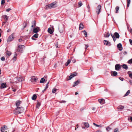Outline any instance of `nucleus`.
Returning a JSON list of instances; mask_svg holds the SVG:
<instances>
[{"label": "nucleus", "mask_w": 132, "mask_h": 132, "mask_svg": "<svg viewBox=\"0 0 132 132\" xmlns=\"http://www.w3.org/2000/svg\"><path fill=\"white\" fill-rule=\"evenodd\" d=\"M24 110V109L22 107H17L15 109L14 113L15 114L17 115L23 113Z\"/></svg>", "instance_id": "1"}, {"label": "nucleus", "mask_w": 132, "mask_h": 132, "mask_svg": "<svg viewBox=\"0 0 132 132\" xmlns=\"http://www.w3.org/2000/svg\"><path fill=\"white\" fill-rule=\"evenodd\" d=\"M56 2H54L50 4H48L45 7V9H51L52 8H53L55 7Z\"/></svg>", "instance_id": "2"}, {"label": "nucleus", "mask_w": 132, "mask_h": 132, "mask_svg": "<svg viewBox=\"0 0 132 132\" xmlns=\"http://www.w3.org/2000/svg\"><path fill=\"white\" fill-rule=\"evenodd\" d=\"M58 29L60 33L63 32L64 29V25L62 24L59 25Z\"/></svg>", "instance_id": "3"}, {"label": "nucleus", "mask_w": 132, "mask_h": 132, "mask_svg": "<svg viewBox=\"0 0 132 132\" xmlns=\"http://www.w3.org/2000/svg\"><path fill=\"white\" fill-rule=\"evenodd\" d=\"M81 126L82 128L85 129V127L88 128L89 127V125L88 123L83 122L81 124Z\"/></svg>", "instance_id": "4"}, {"label": "nucleus", "mask_w": 132, "mask_h": 132, "mask_svg": "<svg viewBox=\"0 0 132 132\" xmlns=\"http://www.w3.org/2000/svg\"><path fill=\"white\" fill-rule=\"evenodd\" d=\"M24 47V46L23 45H19L18 46V48L17 50V51L18 52H22L23 48Z\"/></svg>", "instance_id": "5"}, {"label": "nucleus", "mask_w": 132, "mask_h": 132, "mask_svg": "<svg viewBox=\"0 0 132 132\" xmlns=\"http://www.w3.org/2000/svg\"><path fill=\"white\" fill-rule=\"evenodd\" d=\"M96 13L98 14L101 12V6L100 5H98L97 7Z\"/></svg>", "instance_id": "6"}, {"label": "nucleus", "mask_w": 132, "mask_h": 132, "mask_svg": "<svg viewBox=\"0 0 132 132\" xmlns=\"http://www.w3.org/2000/svg\"><path fill=\"white\" fill-rule=\"evenodd\" d=\"M71 75L69 76V79H68V80H69L71 79L74 76H77V73L76 72H74L73 74H71Z\"/></svg>", "instance_id": "7"}, {"label": "nucleus", "mask_w": 132, "mask_h": 132, "mask_svg": "<svg viewBox=\"0 0 132 132\" xmlns=\"http://www.w3.org/2000/svg\"><path fill=\"white\" fill-rule=\"evenodd\" d=\"M14 35L13 34L9 37L8 39V41L9 42L11 41L14 38Z\"/></svg>", "instance_id": "8"}, {"label": "nucleus", "mask_w": 132, "mask_h": 132, "mask_svg": "<svg viewBox=\"0 0 132 132\" xmlns=\"http://www.w3.org/2000/svg\"><path fill=\"white\" fill-rule=\"evenodd\" d=\"M99 102L102 105L104 104L105 103V100L103 98L100 99L98 100Z\"/></svg>", "instance_id": "9"}, {"label": "nucleus", "mask_w": 132, "mask_h": 132, "mask_svg": "<svg viewBox=\"0 0 132 132\" xmlns=\"http://www.w3.org/2000/svg\"><path fill=\"white\" fill-rule=\"evenodd\" d=\"M104 43L105 45L109 46H110L111 45V43L106 40H104Z\"/></svg>", "instance_id": "10"}, {"label": "nucleus", "mask_w": 132, "mask_h": 132, "mask_svg": "<svg viewBox=\"0 0 132 132\" xmlns=\"http://www.w3.org/2000/svg\"><path fill=\"white\" fill-rule=\"evenodd\" d=\"M120 65L119 64H117L115 66V69L116 70H119L121 67L120 66Z\"/></svg>", "instance_id": "11"}, {"label": "nucleus", "mask_w": 132, "mask_h": 132, "mask_svg": "<svg viewBox=\"0 0 132 132\" xmlns=\"http://www.w3.org/2000/svg\"><path fill=\"white\" fill-rule=\"evenodd\" d=\"M37 79V78H35L34 76H33L31 77V81L32 82H36V81Z\"/></svg>", "instance_id": "12"}, {"label": "nucleus", "mask_w": 132, "mask_h": 132, "mask_svg": "<svg viewBox=\"0 0 132 132\" xmlns=\"http://www.w3.org/2000/svg\"><path fill=\"white\" fill-rule=\"evenodd\" d=\"M39 30V28L37 27L36 28H33V32L35 33H37L38 32Z\"/></svg>", "instance_id": "13"}, {"label": "nucleus", "mask_w": 132, "mask_h": 132, "mask_svg": "<svg viewBox=\"0 0 132 132\" xmlns=\"http://www.w3.org/2000/svg\"><path fill=\"white\" fill-rule=\"evenodd\" d=\"M38 34L36 33L32 37V39L34 40H36V39L34 38L35 37L36 38L38 37Z\"/></svg>", "instance_id": "14"}, {"label": "nucleus", "mask_w": 132, "mask_h": 132, "mask_svg": "<svg viewBox=\"0 0 132 132\" xmlns=\"http://www.w3.org/2000/svg\"><path fill=\"white\" fill-rule=\"evenodd\" d=\"M117 47L119 48L120 51H121L122 50V45L121 43H119L117 45Z\"/></svg>", "instance_id": "15"}, {"label": "nucleus", "mask_w": 132, "mask_h": 132, "mask_svg": "<svg viewBox=\"0 0 132 132\" xmlns=\"http://www.w3.org/2000/svg\"><path fill=\"white\" fill-rule=\"evenodd\" d=\"M79 81L78 80H77L74 82L73 84V86L74 87L77 86L79 84Z\"/></svg>", "instance_id": "16"}, {"label": "nucleus", "mask_w": 132, "mask_h": 132, "mask_svg": "<svg viewBox=\"0 0 132 132\" xmlns=\"http://www.w3.org/2000/svg\"><path fill=\"white\" fill-rule=\"evenodd\" d=\"M84 26L82 22H81L79 25V29L80 30H81L84 28Z\"/></svg>", "instance_id": "17"}, {"label": "nucleus", "mask_w": 132, "mask_h": 132, "mask_svg": "<svg viewBox=\"0 0 132 132\" xmlns=\"http://www.w3.org/2000/svg\"><path fill=\"white\" fill-rule=\"evenodd\" d=\"M21 102L20 101H18L16 102V105L17 107H19L20 104L21 103Z\"/></svg>", "instance_id": "18"}, {"label": "nucleus", "mask_w": 132, "mask_h": 132, "mask_svg": "<svg viewBox=\"0 0 132 132\" xmlns=\"http://www.w3.org/2000/svg\"><path fill=\"white\" fill-rule=\"evenodd\" d=\"M3 18L4 19V20L6 21V22L8 19L9 17L5 15L3 16Z\"/></svg>", "instance_id": "19"}, {"label": "nucleus", "mask_w": 132, "mask_h": 132, "mask_svg": "<svg viewBox=\"0 0 132 132\" xmlns=\"http://www.w3.org/2000/svg\"><path fill=\"white\" fill-rule=\"evenodd\" d=\"M114 35L115 37H116V38H118L119 37V35L117 32H115L114 33Z\"/></svg>", "instance_id": "20"}, {"label": "nucleus", "mask_w": 132, "mask_h": 132, "mask_svg": "<svg viewBox=\"0 0 132 132\" xmlns=\"http://www.w3.org/2000/svg\"><path fill=\"white\" fill-rule=\"evenodd\" d=\"M47 80H45L44 78H42L40 81V83H43L45 81L46 82V81Z\"/></svg>", "instance_id": "21"}, {"label": "nucleus", "mask_w": 132, "mask_h": 132, "mask_svg": "<svg viewBox=\"0 0 132 132\" xmlns=\"http://www.w3.org/2000/svg\"><path fill=\"white\" fill-rule=\"evenodd\" d=\"M6 84L3 83L2 84L1 87V88H4L6 87Z\"/></svg>", "instance_id": "22"}, {"label": "nucleus", "mask_w": 132, "mask_h": 132, "mask_svg": "<svg viewBox=\"0 0 132 132\" xmlns=\"http://www.w3.org/2000/svg\"><path fill=\"white\" fill-rule=\"evenodd\" d=\"M17 80L19 81H23L24 79L23 78L21 77H19V78H18L17 79Z\"/></svg>", "instance_id": "23"}, {"label": "nucleus", "mask_w": 132, "mask_h": 132, "mask_svg": "<svg viewBox=\"0 0 132 132\" xmlns=\"http://www.w3.org/2000/svg\"><path fill=\"white\" fill-rule=\"evenodd\" d=\"M112 74H111V75L112 76H116L117 74V72L115 71H112Z\"/></svg>", "instance_id": "24"}, {"label": "nucleus", "mask_w": 132, "mask_h": 132, "mask_svg": "<svg viewBox=\"0 0 132 132\" xmlns=\"http://www.w3.org/2000/svg\"><path fill=\"white\" fill-rule=\"evenodd\" d=\"M48 31L49 33L51 34H52L53 33V31L50 28H48Z\"/></svg>", "instance_id": "25"}, {"label": "nucleus", "mask_w": 132, "mask_h": 132, "mask_svg": "<svg viewBox=\"0 0 132 132\" xmlns=\"http://www.w3.org/2000/svg\"><path fill=\"white\" fill-rule=\"evenodd\" d=\"M122 67L123 68H124L126 70L128 68V67L125 64H123L122 65Z\"/></svg>", "instance_id": "26"}, {"label": "nucleus", "mask_w": 132, "mask_h": 132, "mask_svg": "<svg viewBox=\"0 0 132 132\" xmlns=\"http://www.w3.org/2000/svg\"><path fill=\"white\" fill-rule=\"evenodd\" d=\"M37 96L35 94L32 97V99L34 100H35Z\"/></svg>", "instance_id": "27"}, {"label": "nucleus", "mask_w": 132, "mask_h": 132, "mask_svg": "<svg viewBox=\"0 0 132 132\" xmlns=\"http://www.w3.org/2000/svg\"><path fill=\"white\" fill-rule=\"evenodd\" d=\"M6 54L9 56H10L11 54V52L10 51H7L6 52Z\"/></svg>", "instance_id": "28"}, {"label": "nucleus", "mask_w": 132, "mask_h": 132, "mask_svg": "<svg viewBox=\"0 0 132 132\" xmlns=\"http://www.w3.org/2000/svg\"><path fill=\"white\" fill-rule=\"evenodd\" d=\"M110 36V34L109 33H106L104 34V36L105 37H109Z\"/></svg>", "instance_id": "29"}, {"label": "nucleus", "mask_w": 132, "mask_h": 132, "mask_svg": "<svg viewBox=\"0 0 132 132\" xmlns=\"http://www.w3.org/2000/svg\"><path fill=\"white\" fill-rule=\"evenodd\" d=\"M40 105L41 103L39 102H38L36 105V108L39 109V107L40 106Z\"/></svg>", "instance_id": "30"}, {"label": "nucleus", "mask_w": 132, "mask_h": 132, "mask_svg": "<svg viewBox=\"0 0 132 132\" xmlns=\"http://www.w3.org/2000/svg\"><path fill=\"white\" fill-rule=\"evenodd\" d=\"M71 62V60H70L69 59L67 62L65 64V65L66 66H67Z\"/></svg>", "instance_id": "31"}, {"label": "nucleus", "mask_w": 132, "mask_h": 132, "mask_svg": "<svg viewBox=\"0 0 132 132\" xmlns=\"http://www.w3.org/2000/svg\"><path fill=\"white\" fill-rule=\"evenodd\" d=\"M124 108V106L121 105H120L117 108L118 109H122Z\"/></svg>", "instance_id": "32"}, {"label": "nucleus", "mask_w": 132, "mask_h": 132, "mask_svg": "<svg viewBox=\"0 0 132 132\" xmlns=\"http://www.w3.org/2000/svg\"><path fill=\"white\" fill-rule=\"evenodd\" d=\"M82 32L84 34L85 37H87V33L86 31L85 30H84L82 31Z\"/></svg>", "instance_id": "33"}, {"label": "nucleus", "mask_w": 132, "mask_h": 132, "mask_svg": "<svg viewBox=\"0 0 132 132\" xmlns=\"http://www.w3.org/2000/svg\"><path fill=\"white\" fill-rule=\"evenodd\" d=\"M57 90V89L55 88H54L52 90V93H54Z\"/></svg>", "instance_id": "34"}, {"label": "nucleus", "mask_w": 132, "mask_h": 132, "mask_svg": "<svg viewBox=\"0 0 132 132\" xmlns=\"http://www.w3.org/2000/svg\"><path fill=\"white\" fill-rule=\"evenodd\" d=\"M111 36H112V38H113V40L114 42H115L116 40V38H115V37L114 36V35H113L112 34H111Z\"/></svg>", "instance_id": "35"}, {"label": "nucleus", "mask_w": 132, "mask_h": 132, "mask_svg": "<svg viewBox=\"0 0 132 132\" xmlns=\"http://www.w3.org/2000/svg\"><path fill=\"white\" fill-rule=\"evenodd\" d=\"M119 7L118 6H117L116 7V13H117L118 12V11L119 10Z\"/></svg>", "instance_id": "36"}, {"label": "nucleus", "mask_w": 132, "mask_h": 132, "mask_svg": "<svg viewBox=\"0 0 132 132\" xmlns=\"http://www.w3.org/2000/svg\"><path fill=\"white\" fill-rule=\"evenodd\" d=\"M95 107H93L92 109V113H95Z\"/></svg>", "instance_id": "37"}, {"label": "nucleus", "mask_w": 132, "mask_h": 132, "mask_svg": "<svg viewBox=\"0 0 132 132\" xmlns=\"http://www.w3.org/2000/svg\"><path fill=\"white\" fill-rule=\"evenodd\" d=\"M24 25V26L22 28V30H23L26 28L27 26V24L25 22H24V23H23V25Z\"/></svg>", "instance_id": "38"}, {"label": "nucleus", "mask_w": 132, "mask_h": 132, "mask_svg": "<svg viewBox=\"0 0 132 132\" xmlns=\"http://www.w3.org/2000/svg\"><path fill=\"white\" fill-rule=\"evenodd\" d=\"M130 93V91L128 90L125 95V96H126L128 95Z\"/></svg>", "instance_id": "39"}, {"label": "nucleus", "mask_w": 132, "mask_h": 132, "mask_svg": "<svg viewBox=\"0 0 132 132\" xmlns=\"http://www.w3.org/2000/svg\"><path fill=\"white\" fill-rule=\"evenodd\" d=\"M111 129V128L109 127H108L106 128V129L107 131H109Z\"/></svg>", "instance_id": "40"}, {"label": "nucleus", "mask_w": 132, "mask_h": 132, "mask_svg": "<svg viewBox=\"0 0 132 132\" xmlns=\"http://www.w3.org/2000/svg\"><path fill=\"white\" fill-rule=\"evenodd\" d=\"M130 72V71H128V73L129 74V76L131 78H132V73H129Z\"/></svg>", "instance_id": "41"}, {"label": "nucleus", "mask_w": 132, "mask_h": 132, "mask_svg": "<svg viewBox=\"0 0 132 132\" xmlns=\"http://www.w3.org/2000/svg\"><path fill=\"white\" fill-rule=\"evenodd\" d=\"M130 2V0H127V7H128L129 6Z\"/></svg>", "instance_id": "42"}, {"label": "nucleus", "mask_w": 132, "mask_h": 132, "mask_svg": "<svg viewBox=\"0 0 132 132\" xmlns=\"http://www.w3.org/2000/svg\"><path fill=\"white\" fill-rule=\"evenodd\" d=\"M82 3L80 2H79L78 3V6L79 7H80V6H81L82 5Z\"/></svg>", "instance_id": "43"}, {"label": "nucleus", "mask_w": 132, "mask_h": 132, "mask_svg": "<svg viewBox=\"0 0 132 132\" xmlns=\"http://www.w3.org/2000/svg\"><path fill=\"white\" fill-rule=\"evenodd\" d=\"M128 63L129 64L132 63V59L129 60L128 62Z\"/></svg>", "instance_id": "44"}, {"label": "nucleus", "mask_w": 132, "mask_h": 132, "mask_svg": "<svg viewBox=\"0 0 132 132\" xmlns=\"http://www.w3.org/2000/svg\"><path fill=\"white\" fill-rule=\"evenodd\" d=\"M2 128L5 130H6L7 129V127L5 125L3 126L2 127Z\"/></svg>", "instance_id": "45"}, {"label": "nucleus", "mask_w": 132, "mask_h": 132, "mask_svg": "<svg viewBox=\"0 0 132 132\" xmlns=\"http://www.w3.org/2000/svg\"><path fill=\"white\" fill-rule=\"evenodd\" d=\"M49 83V82H48L47 83L46 85V86L45 87V88H46V89H47V88L48 87V84Z\"/></svg>", "instance_id": "46"}, {"label": "nucleus", "mask_w": 132, "mask_h": 132, "mask_svg": "<svg viewBox=\"0 0 132 132\" xmlns=\"http://www.w3.org/2000/svg\"><path fill=\"white\" fill-rule=\"evenodd\" d=\"M1 60L2 61H4L5 60V58L3 56L1 58Z\"/></svg>", "instance_id": "47"}, {"label": "nucleus", "mask_w": 132, "mask_h": 132, "mask_svg": "<svg viewBox=\"0 0 132 132\" xmlns=\"http://www.w3.org/2000/svg\"><path fill=\"white\" fill-rule=\"evenodd\" d=\"M5 130L3 128H2L1 127V131L2 132H4Z\"/></svg>", "instance_id": "48"}, {"label": "nucleus", "mask_w": 132, "mask_h": 132, "mask_svg": "<svg viewBox=\"0 0 132 132\" xmlns=\"http://www.w3.org/2000/svg\"><path fill=\"white\" fill-rule=\"evenodd\" d=\"M5 3V0H2L1 4L3 5Z\"/></svg>", "instance_id": "49"}, {"label": "nucleus", "mask_w": 132, "mask_h": 132, "mask_svg": "<svg viewBox=\"0 0 132 132\" xmlns=\"http://www.w3.org/2000/svg\"><path fill=\"white\" fill-rule=\"evenodd\" d=\"M114 132H119L118 129L117 128L115 129L114 130Z\"/></svg>", "instance_id": "50"}, {"label": "nucleus", "mask_w": 132, "mask_h": 132, "mask_svg": "<svg viewBox=\"0 0 132 132\" xmlns=\"http://www.w3.org/2000/svg\"><path fill=\"white\" fill-rule=\"evenodd\" d=\"M129 42L130 44L132 45V40L131 39H129Z\"/></svg>", "instance_id": "51"}, {"label": "nucleus", "mask_w": 132, "mask_h": 132, "mask_svg": "<svg viewBox=\"0 0 132 132\" xmlns=\"http://www.w3.org/2000/svg\"><path fill=\"white\" fill-rule=\"evenodd\" d=\"M66 102V101H65L63 100L61 101H60V102L61 103H65Z\"/></svg>", "instance_id": "52"}, {"label": "nucleus", "mask_w": 132, "mask_h": 132, "mask_svg": "<svg viewBox=\"0 0 132 132\" xmlns=\"http://www.w3.org/2000/svg\"><path fill=\"white\" fill-rule=\"evenodd\" d=\"M13 59V60H14V61H15L16 60V56H14Z\"/></svg>", "instance_id": "53"}, {"label": "nucleus", "mask_w": 132, "mask_h": 132, "mask_svg": "<svg viewBox=\"0 0 132 132\" xmlns=\"http://www.w3.org/2000/svg\"><path fill=\"white\" fill-rule=\"evenodd\" d=\"M36 25V23H35V22L34 24H33L32 25L31 27L33 28Z\"/></svg>", "instance_id": "54"}, {"label": "nucleus", "mask_w": 132, "mask_h": 132, "mask_svg": "<svg viewBox=\"0 0 132 132\" xmlns=\"http://www.w3.org/2000/svg\"><path fill=\"white\" fill-rule=\"evenodd\" d=\"M11 10V9L9 8V9H7L6 10V11L7 12H8L10 10Z\"/></svg>", "instance_id": "55"}, {"label": "nucleus", "mask_w": 132, "mask_h": 132, "mask_svg": "<svg viewBox=\"0 0 132 132\" xmlns=\"http://www.w3.org/2000/svg\"><path fill=\"white\" fill-rule=\"evenodd\" d=\"M119 79L122 81H123V78L122 77H119Z\"/></svg>", "instance_id": "56"}, {"label": "nucleus", "mask_w": 132, "mask_h": 132, "mask_svg": "<svg viewBox=\"0 0 132 132\" xmlns=\"http://www.w3.org/2000/svg\"><path fill=\"white\" fill-rule=\"evenodd\" d=\"M85 49L86 50L87 48H88V45H85Z\"/></svg>", "instance_id": "57"}, {"label": "nucleus", "mask_w": 132, "mask_h": 132, "mask_svg": "<svg viewBox=\"0 0 132 132\" xmlns=\"http://www.w3.org/2000/svg\"><path fill=\"white\" fill-rule=\"evenodd\" d=\"M93 124L96 127H97V125L96 124V123H93Z\"/></svg>", "instance_id": "58"}, {"label": "nucleus", "mask_w": 132, "mask_h": 132, "mask_svg": "<svg viewBox=\"0 0 132 132\" xmlns=\"http://www.w3.org/2000/svg\"><path fill=\"white\" fill-rule=\"evenodd\" d=\"M129 81L130 84L132 85V81L131 80H129Z\"/></svg>", "instance_id": "59"}, {"label": "nucleus", "mask_w": 132, "mask_h": 132, "mask_svg": "<svg viewBox=\"0 0 132 132\" xmlns=\"http://www.w3.org/2000/svg\"><path fill=\"white\" fill-rule=\"evenodd\" d=\"M102 126L101 125H97V127H102Z\"/></svg>", "instance_id": "60"}, {"label": "nucleus", "mask_w": 132, "mask_h": 132, "mask_svg": "<svg viewBox=\"0 0 132 132\" xmlns=\"http://www.w3.org/2000/svg\"><path fill=\"white\" fill-rule=\"evenodd\" d=\"M12 88L13 89V91L14 92H15L16 91V89H14L13 88Z\"/></svg>", "instance_id": "61"}, {"label": "nucleus", "mask_w": 132, "mask_h": 132, "mask_svg": "<svg viewBox=\"0 0 132 132\" xmlns=\"http://www.w3.org/2000/svg\"><path fill=\"white\" fill-rule=\"evenodd\" d=\"M11 31V30L10 29H9L7 30V32H8L10 31Z\"/></svg>", "instance_id": "62"}, {"label": "nucleus", "mask_w": 132, "mask_h": 132, "mask_svg": "<svg viewBox=\"0 0 132 132\" xmlns=\"http://www.w3.org/2000/svg\"><path fill=\"white\" fill-rule=\"evenodd\" d=\"M127 53L126 51H124L123 52V54L125 55H126L127 54Z\"/></svg>", "instance_id": "63"}, {"label": "nucleus", "mask_w": 132, "mask_h": 132, "mask_svg": "<svg viewBox=\"0 0 132 132\" xmlns=\"http://www.w3.org/2000/svg\"><path fill=\"white\" fill-rule=\"evenodd\" d=\"M130 33L132 34V29H130Z\"/></svg>", "instance_id": "64"}]
</instances>
